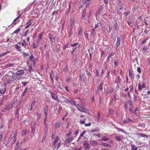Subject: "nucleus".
<instances>
[{
	"instance_id": "nucleus-1",
	"label": "nucleus",
	"mask_w": 150,
	"mask_h": 150,
	"mask_svg": "<svg viewBox=\"0 0 150 150\" xmlns=\"http://www.w3.org/2000/svg\"><path fill=\"white\" fill-rule=\"evenodd\" d=\"M21 78L19 76H17L16 75H7L6 76V80L7 83H10L15 81L16 79L20 80Z\"/></svg>"
},
{
	"instance_id": "nucleus-2",
	"label": "nucleus",
	"mask_w": 150,
	"mask_h": 150,
	"mask_svg": "<svg viewBox=\"0 0 150 150\" xmlns=\"http://www.w3.org/2000/svg\"><path fill=\"white\" fill-rule=\"evenodd\" d=\"M18 131L17 129L14 130L12 132L11 134V136L12 139H13L14 141L15 142L16 140V137L17 136Z\"/></svg>"
},
{
	"instance_id": "nucleus-3",
	"label": "nucleus",
	"mask_w": 150,
	"mask_h": 150,
	"mask_svg": "<svg viewBox=\"0 0 150 150\" xmlns=\"http://www.w3.org/2000/svg\"><path fill=\"white\" fill-rule=\"evenodd\" d=\"M14 103L12 102L9 104L8 105H6L5 108L4 109V110H2V111H6L10 110L13 108Z\"/></svg>"
},
{
	"instance_id": "nucleus-4",
	"label": "nucleus",
	"mask_w": 150,
	"mask_h": 150,
	"mask_svg": "<svg viewBox=\"0 0 150 150\" xmlns=\"http://www.w3.org/2000/svg\"><path fill=\"white\" fill-rule=\"evenodd\" d=\"M104 84V82L102 81L100 83L99 86L97 87V89L96 90V94H97L99 91H103V87Z\"/></svg>"
},
{
	"instance_id": "nucleus-5",
	"label": "nucleus",
	"mask_w": 150,
	"mask_h": 150,
	"mask_svg": "<svg viewBox=\"0 0 150 150\" xmlns=\"http://www.w3.org/2000/svg\"><path fill=\"white\" fill-rule=\"evenodd\" d=\"M24 73V71L22 69H19L15 73V74L17 75V76H19L21 78V76H22Z\"/></svg>"
},
{
	"instance_id": "nucleus-6",
	"label": "nucleus",
	"mask_w": 150,
	"mask_h": 150,
	"mask_svg": "<svg viewBox=\"0 0 150 150\" xmlns=\"http://www.w3.org/2000/svg\"><path fill=\"white\" fill-rule=\"evenodd\" d=\"M50 94L51 95V96L52 98L54 100L58 101V96L56 94L53 93L52 91H50Z\"/></svg>"
},
{
	"instance_id": "nucleus-7",
	"label": "nucleus",
	"mask_w": 150,
	"mask_h": 150,
	"mask_svg": "<svg viewBox=\"0 0 150 150\" xmlns=\"http://www.w3.org/2000/svg\"><path fill=\"white\" fill-rule=\"evenodd\" d=\"M138 86V90L140 91H141L143 88H145L146 87L145 83L144 82L142 84L140 83H139Z\"/></svg>"
},
{
	"instance_id": "nucleus-8",
	"label": "nucleus",
	"mask_w": 150,
	"mask_h": 150,
	"mask_svg": "<svg viewBox=\"0 0 150 150\" xmlns=\"http://www.w3.org/2000/svg\"><path fill=\"white\" fill-rule=\"evenodd\" d=\"M83 145L85 147V150H88L90 148L89 143L86 141L84 142Z\"/></svg>"
},
{
	"instance_id": "nucleus-9",
	"label": "nucleus",
	"mask_w": 150,
	"mask_h": 150,
	"mask_svg": "<svg viewBox=\"0 0 150 150\" xmlns=\"http://www.w3.org/2000/svg\"><path fill=\"white\" fill-rule=\"evenodd\" d=\"M60 100H59L58 99L57 102L59 103H65L66 101V98L63 96H60Z\"/></svg>"
},
{
	"instance_id": "nucleus-10",
	"label": "nucleus",
	"mask_w": 150,
	"mask_h": 150,
	"mask_svg": "<svg viewBox=\"0 0 150 150\" xmlns=\"http://www.w3.org/2000/svg\"><path fill=\"white\" fill-rule=\"evenodd\" d=\"M121 42V38L119 36H118L117 38V40L116 42V43L115 46L117 48L118 47V46L120 45V44Z\"/></svg>"
},
{
	"instance_id": "nucleus-11",
	"label": "nucleus",
	"mask_w": 150,
	"mask_h": 150,
	"mask_svg": "<svg viewBox=\"0 0 150 150\" xmlns=\"http://www.w3.org/2000/svg\"><path fill=\"white\" fill-rule=\"evenodd\" d=\"M73 138L72 137H70L67 138L65 142V143L67 144L71 142L73 140Z\"/></svg>"
},
{
	"instance_id": "nucleus-12",
	"label": "nucleus",
	"mask_w": 150,
	"mask_h": 150,
	"mask_svg": "<svg viewBox=\"0 0 150 150\" xmlns=\"http://www.w3.org/2000/svg\"><path fill=\"white\" fill-rule=\"evenodd\" d=\"M21 16V15L20 14L13 21V22L12 23V24H11V25H12L13 26L15 25L16 23H17L19 22V21H18L17 22H16V21L19 19L20 18Z\"/></svg>"
},
{
	"instance_id": "nucleus-13",
	"label": "nucleus",
	"mask_w": 150,
	"mask_h": 150,
	"mask_svg": "<svg viewBox=\"0 0 150 150\" xmlns=\"http://www.w3.org/2000/svg\"><path fill=\"white\" fill-rule=\"evenodd\" d=\"M6 91V89L5 87L4 88H0V97L1 96V94H4L5 93Z\"/></svg>"
},
{
	"instance_id": "nucleus-14",
	"label": "nucleus",
	"mask_w": 150,
	"mask_h": 150,
	"mask_svg": "<svg viewBox=\"0 0 150 150\" xmlns=\"http://www.w3.org/2000/svg\"><path fill=\"white\" fill-rule=\"evenodd\" d=\"M20 42H21L18 43V44H15L14 46V47L16 48L18 51L19 52H21L22 50V49H21V47L18 45V44H20Z\"/></svg>"
},
{
	"instance_id": "nucleus-15",
	"label": "nucleus",
	"mask_w": 150,
	"mask_h": 150,
	"mask_svg": "<svg viewBox=\"0 0 150 150\" xmlns=\"http://www.w3.org/2000/svg\"><path fill=\"white\" fill-rule=\"evenodd\" d=\"M90 144L92 145H98V142L96 141L91 140L90 142Z\"/></svg>"
},
{
	"instance_id": "nucleus-16",
	"label": "nucleus",
	"mask_w": 150,
	"mask_h": 150,
	"mask_svg": "<svg viewBox=\"0 0 150 150\" xmlns=\"http://www.w3.org/2000/svg\"><path fill=\"white\" fill-rule=\"evenodd\" d=\"M44 113L45 115H47L48 111V107L46 105L45 106L43 109Z\"/></svg>"
},
{
	"instance_id": "nucleus-17",
	"label": "nucleus",
	"mask_w": 150,
	"mask_h": 150,
	"mask_svg": "<svg viewBox=\"0 0 150 150\" xmlns=\"http://www.w3.org/2000/svg\"><path fill=\"white\" fill-rule=\"evenodd\" d=\"M59 138L57 136L56 137V138L55 139L54 142H53L52 144V145L54 146H55L56 144L58 142V140H59Z\"/></svg>"
},
{
	"instance_id": "nucleus-18",
	"label": "nucleus",
	"mask_w": 150,
	"mask_h": 150,
	"mask_svg": "<svg viewBox=\"0 0 150 150\" xmlns=\"http://www.w3.org/2000/svg\"><path fill=\"white\" fill-rule=\"evenodd\" d=\"M86 120V117L84 118L81 119L79 122L81 125L84 124L85 123V121Z\"/></svg>"
},
{
	"instance_id": "nucleus-19",
	"label": "nucleus",
	"mask_w": 150,
	"mask_h": 150,
	"mask_svg": "<svg viewBox=\"0 0 150 150\" xmlns=\"http://www.w3.org/2000/svg\"><path fill=\"white\" fill-rule=\"evenodd\" d=\"M119 60L118 59H115L114 62V65L117 67L119 65Z\"/></svg>"
},
{
	"instance_id": "nucleus-20",
	"label": "nucleus",
	"mask_w": 150,
	"mask_h": 150,
	"mask_svg": "<svg viewBox=\"0 0 150 150\" xmlns=\"http://www.w3.org/2000/svg\"><path fill=\"white\" fill-rule=\"evenodd\" d=\"M121 79L119 76H118L116 80V82L117 84H120V83H121Z\"/></svg>"
},
{
	"instance_id": "nucleus-21",
	"label": "nucleus",
	"mask_w": 150,
	"mask_h": 150,
	"mask_svg": "<svg viewBox=\"0 0 150 150\" xmlns=\"http://www.w3.org/2000/svg\"><path fill=\"white\" fill-rule=\"evenodd\" d=\"M86 10H85L82 12V15H81L82 19H85L84 18L86 16Z\"/></svg>"
},
{
	"instance_id": "nucleus-22",
	"label": "nucleus",
	"mask_w": 150,
	"mask_h": 150,
	"mask_svg": "<svg viewBox=\"0 0 150 150\" xmlns=\"http://www.w3.org/2000/svg\"><path fill=\"white\" fill-rule=\"evenodd\" d=\"M137 135L138 136H140L141 137H147L148 136L144 134H142L140 133H138L137 134Z\"/></svg>"
},
{
	"instance_id": "nucleus-23",
	"label": "nucleus",
	"mask_w": 150,
	"mask_h": 150,
	"mask_svg": "<svg viewBox=\"0 0 150 150\" xmlns=\"http://www.w3.org/2000/svg\"><path fill=\"white\" fill-rule=\"evenodd\" d=\"M21 29L20 28H18L17 29L14 31L13 32V33L12 34H18V33L20 31Z\"/></svg>"
},
{
	"instance_id": "nucleus-24",
	"label": "nucleus",
	"mask_w": 150,
	"mask_h": 150,
	"mask_svg": "<svg viewBox=\"0 0 150 150\" xmlns=\"http://www.w3.org/2000/svg\"><path fill=\"white\" fill-rule=\"evenodd\" d=\"M29 131L27 130H23L22 131V132L21 133V134L22 136H24Z\"/></svg>"
},
{
	"instance_id": "nucleus-25",
	"label": "nucleus",
	"mask_w": 150,
	"mask_h": 150,
	"mask_svg": "<svg viewBox=\"0 0 150 150\" xmlns=\"http://www.w3.org/2000/svg\"><path fill=\"white\" fill-rule=\"evenodd\" d=\"M115 55V53L113 52H110L109 55H108L107 57V60L109 59V58H110L112 56H113Z\"/></svg>"
},
{
	"instance_id": "nucleus-26",
	"label": "nucleus",
	"mask_w": 150,
	"mask_h": 150,
	"mask_svg": "<svg viewBox=\"0 0 150 150\" xmlns=\"http://www.w3.org/2000/svg\"><path fill=\"white\" fill-rule=\"evenodd\" d=\"M127 22L129 25L131 26L133 24L134 21L130 19L127 21Z\"/></svg>"
},
{
	"instance_id": "nucleus-27",
	"label": "nucleus",
	"mask_w": 150,
	"mask_h": 150,
	"mask_svg": "<svg viewBox=\"0 0 150 150\" xmlns=\"http://www.w3.org/2000/svg\"><path fill=\"white\" fill-rule=\"evenodd\" d=\"M132 150H137V147H136L134 144H132L131 145Z\"/></svg>"
},
{
	"instance_id": "nucleus-28",
	"label": "nucleus",
	"mask_w": 150,
	"mask_h": 150,
	"mask_svg": "<svg viewBox=\"0 0 150 150\" xmlns=\"http://www.w3.org/2000/svg\"><path fill=\"white\" fill-rule=\"evenodd\" d=\"M58 106V109L57 110V113H59L62 109V107L60 105H57Z\"/></svg>"
},
{
	"instance_id": "nucleus-29",
	"label": "nucleus",
	"mask_w": 150,
	"mask_h": 150,
	"mask_svg": "<svg viewBox=\"0 0 150 150\" xmlns=\"http://www.w3.org/2000/svg\"><path fill=\"white\" fill-rule=\"evenodd\" d=\"M43 32H42L40 34L38 35V39L40 40L42 39V37L43 36Z\"/></svg>"
},
{
	"instance_id": "nucleus-30",
	"label": "nucleus",
	"mask_w": 150,
	"mask_h": 150,
	"mask_svg": "<svg viewBox=\"0 0 150 150\" xmlns=\"http://www.w3.org/2000/svg\"><path fill=\"white\" fill-rule=\"evenodd\" d=\"M123 4H120V6L117 8V10H118L119 11H120L123 9Z\"/></svg>"
},
{
	"instance_id": "nucleus-31",
	"label": "nucleus",
	"mask_w": 150,
	"mask_h": 150,
	"mask_svg": "<svg viewBox=\"0 0 150 150\" xmlns=\"http://www.w3.org/2000/svg\"><path fill=\"white\" fill-rule=\"evenodd\" d=\"M9 53V52L8 51L3 53L0 54V57H3L6 55L7 54H8Z\"/></svg>"
},
{
	"instance_id": "nucleus-32",
	"label": "nucleus",
	"mask_w": 150,
	"mask_h": 150,
	"mask_svg": "<svg viewBox=\"0 0 150 150\" xmlns=\"http://www.w3.org/2000/svg\"><path fill=\"white\" fill-rule=\"evenodd\" d=\"M60 123L59 122H57L55 124V126L56 128H59L60 127Z\"/></svg>"
},
{
	"instance_id": "nucleus-33",
	"label": "nucleus",
	"mask_w": 150,
	"mask_h": 150,
	"mask_svg": "<svg viewBox=\"0 0 150 150\" xmlns=\"http://www.w3.org/2000/svg\"><path fill=\"white\" fill-rule=\"evenodd\" d=\"M72 130L71 129L69 130V132L66 134V135L67 137H69L71 135V134L72 133Z\"/></svg>"
},
{
	"instance_id": "nucleus-34",
	"label": "nucleus",
	"mask_w": 150,
	"mask_h": 150,
	"mask_svg": "<svg viewBox=\"0 0 150 150\" xmlns=\"http://www.w3.org/2000/svg\"><path fill=\"white\" fill-rule=\"evenodd\" d=\"M115 138L117 141H120L121 139V136L118 135L116 136Z\"/></svg>"
},
{
	"instance_id": "nucleus-35",
	"label": "nucleus",
	"mask_w": 150,
	"mask_h": 150,
	"mask_svg": "<svg viewBox=\"0 0 150 150\" xmlns=\"http://www.w3.org/2000/svg\"><path fill=\"white\" fill-rule=\"evenodd\" d=\"M128 103L129 105L130 106V107L133 108V103L132 102V100H129Z\"/></svg>"
},
{
	"instance_id": "nucleus-36",
	"label": "nucleus",
	"mask_w": 150,
	"mask_h": 150,
	"mask_svg": "<svg viewBox=\"0 0 150 150\" xmlns=\"http://www.w3.org/2000/svg\"><path fill=\"white\" fill-rule=\"evenodd\" d=\"M74 25V24L73 23H70V33L69 35V36H70L71 35V31L73 29V26Z\"/></svg>"
},
{
	"instance_id": "nucleus-37",
	"label": "nucleus",
	"mask_w": 150,
	"mask_h": 150,
	"mask_svg": "<svg viewBox=\"0 0 150 150\" xmlns=\"http://www.w3.org/2000/svg\"><path fill=\"white\" fill-rule=\"evenodd\" d=\"M35 125H34V127L31 126V133L33 134H34L35 132Z\"/></svg>"
},
{
	"instance_id": "nucleus-38",
	"label": "nucleus",
	"mask_w": 150,
	"mask_h": 150,
	"mask_svg": "<svg viewBox=\"0 0 150 150\" xmlns=\"http://www.w3.org/2000/svg\"><path fill=\"white\" fill-rule=\"evenodd\" d=\"M38 45L35 42H33V43L32 46H33V49H35V48H36L37 47H38Z\"/></svg>"
},
{
	"instance_id": "nucleus-39",
	"label": "nucleus",
	"mask_w": 150,
	"mask_h": 150,
	"mask_svg": "<svg viewBox=\"0 0 150 150\" xmlns=\"http://www.w3.org/2000/svg\"><path fill=\"white\" fill-rule=\"evenodd\" d=\"M129 77L131 78V79H133V73H131L129 70Z\"/></svg>"
},
{
	"instance_id": "nucleus-40",
	"label": "nucleus",
	"mask_w": 150,
	"mask_h": 150,
	"mask_svg": "<svg viewBox=\"0 0 150 150\" xmlns=\"http://www.w3.org/2000/svg\"><path fill=\"white\" fill-rule=\"evenodd\" d=\"M52 36H49V39L50 40V41H51V43H52L54 42L53 39H54V40H55V38L54 37H52Z\"/></svg>"
},
{
	"instance_id": "nucleus-41",
	"label": "nucleus",
	"mask_w": 150,
	"mask_h": 150,
	"mask_svg": "<svg viewBox=\"0 0 150 150\" xmlns=\"http://www.w3.org/2000/svg\"><path fill=\"white\" fill-rule=\"evenodd\" d=\"M61 143V142H60L56 146L55 145V146H54L55 147H56L57 149H58L60 146Z\"/></svg>"
},
{
	"instance_id": "nucleus-42",
	"label": "nucleus",
	"mask_w": 150,
	"mask_h": 150,
	"mask_svg": "<svg viewBox=\"0 0 150 150\" xmlns=\"http://www.w3.org/2000/svg\"><path fill=\"white\" fill-rule=\"evenodd\" d=\"M68 69H69L68 67L67 66H66L64 68L63 70L65 72H67Z\"/></svg>"
},
{
	"instance_id": "nucleus-43",
	"label": "nucleus",
	"mask_w": 150,
	"mask_h": 150,
	"mask_svg": "<svg viewBox=\"0 0 150 150\" xmlns=\"http://www.w3.org/2000/svg\"><path fill=\"white\" fill-rule=\"evenodd\" d=\"M109 139L108 138H105V136H103L102 138V139L100 140L101 141H107L109 140Z\"/></svg>"
},
{
	"instance_id": "nucleus-44",
	"label": "nucleus",
	"mask_w": 150,
	"mask_h": 150,
	"mask_svg": "<svg viewBox=\"0 0 150 150\" xmlns=\"http://www.w3.org/2000/svg\"><path fill=\"white\" fill-rule=\"evenodd\" d=\"M28 71L29 72H30V74H31L32 71H33L32 69V66L31 65H30L29 66V69Z\"/></svg>"
},
{
	"instance_id": "nucleus-45",
	"label": "nucleus",
	"mask_w": 150,
	"mask_h": 150,
	"mask_svg": "<svg viewBox=\"0 0 150 150\" xmlns=\"http://www.w3.org/2000/svg\"><path fill=\"white\" fill-rule=\"evenodd\" d=\"M22 45L25 48H26L28 46V45L26 43H22Z\"/></svg>"
},
{
	"instance_id": "nucleus-46",
	"label": "nucleus",
	"mask_w": 150,
	"mask_h": 150,
	"mask_svg": "<svg viewBox=\"0 0 150 150\" xmlns=\"http://www.w3.org/2000/svg\"><path fill=\"white\" fill-rule=\"evenodd\" d=\"M86 131H83V132L80 134V137H83V135L86 133Z\"/></svg>"
},
{
	"instance_id": "nucleus-47",
	"label": "nucleus",
	"mask_w": 150,
	"mask_h": 150,
	"mask_svg": "<svg viewBox=\"0 0 150 150\" xmlns=\"http://www.w3.org/2000/svg\"><path fill=\"white\" fill-rule=\"evenodd\" d=\"M91 0H83L82 1V3L83 4H85L86 2H90Z\"/></svg>"
},
{
	"instance_id": "nucleus-48",
	"label": "nucleus",
	"mask_w": 150,
	"mask_h": 150,
	"mask_svg": "<svg viewBox=\"0 0 150 150\" xmlns=\"http://www.w3.org/2000/svg\"><path fill=\"white\" fill-rule=\"evenodd\" d=\"M101 145L105 147H107L108 145V144L104 143H102Z\"/></svg>"
},
{
	"instance_id": "nucleus-49",
	"label": "nucleus",
	"mask_w": 150,
	"mask_h": 150,
	"mask_svg": "<svg viewBox=\"0 0 150 150\" xmlns=\"http://www.w3.org/2000/svg\"><path fill=\"white\" fill-rule=\"evenodd\" d=\"M137 95L134 94V102H135L137 101Z\"/></svg>"
},
{
	"instance_id": "nucleus-50",
	"label": "nucleus",
	"mask_w": 150,
	"mask_h": 150,
	"mask_svg": "<svg viewBox=\"0 0 150 150\" xmlns=\"http://www.w3.org/2000/svg\"><path fill=\"white\" fill-rule=\"evenodd\" d=\"M57 104H56L54 106V110L55 111H57Z\"/></svg>"
},
{
	"instance_id": "nucleus-51",
	"label": "nucleus",
	"mask_w": 150,
	"mask_h": 150,
	"mask_svg": "<svg viewBox=\"0 0 150 150\" xmlns=\"http://www.w3.org/2000/svg\"><path fill=\"white\" fill-rule=\"evenodd\" d=\"M79 130L78 129L75 132H74V134L75 135V136H76L79 133Z\"/></svg>"
},
{
	"instance_id": "nucleus-52",
	"label": "nucleus",
	"mask_w": 150,
	"mask_h": 150,
	"mask_svg": "<svg viewBox=\"0 0 150 150\" xmlns=\"http://www.w3.org/2000/svg\"><path fill=\"white\" fill-rule=\"evenodd\" d=\"M78 109L80 111H81V112H83V110L84 109V108H81V107H79V108L77 107Z\"/></svg>"
},
{
	"instance_id": "nucleus-53",
	"label": "nucleus",
	"mask_w": 150,
	"mask_h": 150,
	"mask_svg": "<svg viewBox=\"0 0 150 150\" xmlns=\"http://www.w3.org/2000/svg\"><path fill=\"white\" fill-rule=\"evenodd\" d=\"M23 56L24 57H26L28 56V55L29 54L28 53H26L24 52H23Z\"/></svg>"
},
{
	"instance_id": "nucleus-54",
	"label": "nucleus",
	"mask_w": 150,
	"mask_h": 150,
	"mask_svg": "<svg viewBox=\"0 0 150 150\" xmlns=\"http://www.w3.org/2000/svg\"><path fill=\"white\" fill-rule=\"evenodd\" d=\"M28 81H25V82H22V83L24 85V86H25L26 84H28Z\"/></svg>"
},
{
	"instance_id": "nucleus-55",
	"label": "nucleus",
	"mask_w": 150,
	"mask_h": 150,
	"mask_svg": "<svg viewBox=\"0 0 150 150\" xmlns=\"http://www.w3.org/2000/svg\"><path fill=\"white\" fill-rule=\"evenodd\" d=\"M32 23H29L28 24H27V25L25 27V29H27V28L29 27L30 25L32 24Z\"/></svg>"
},
{
	"instance_id": "nucleus-56",
	"label": "nucleus",
	"mask_w": 150,
	"mask_h": 150,
	"mask_svg": "<svg viewBox=\"0 0 150 150\" xmlns=\"http://www.w3.org/2000/svg\"><path fill=\"white\" fill-rule=\"evenodd\" d=\"M129 88H130V91H133V90L134 87H133V85H130L129 86Z\"/></svg>"
},
{
	"instance_id": "nucleus-57",
	"label": "nucleus",
	"mask_w": 150,
	"mask_h": 150,
	"mask_svg": "<svg viewBox=\"0 0 150 150\" xmlns=\"http://www.w3.org/2000/svg\"><path fill=\"white\" fill-rule=\"evenodd\" d=\"M71 77H69L66 79V81L67 82H69L71 79Z\"/></svg>"
},
{
	"instance_id": "nucleus-58",
	"label": "nucleus",
	"mask_w": 150,
	"mask_h": 150,
	"mask_svg": "<svg viewBox=\"0 0 150 150\" xmlns=\"http://www.w3.org/2000/svg\"><path fill=\"white\" fill-rule=\"evenodd\" d=\"M74 21H75L74 18L71 19L70 20V23L74 24Z\"/></svg>"
},
{
	"instance_id": "nucleus-59",
	"label": "nucleus",
	"mask_w": 150,
	"mask_h": 150,
	"mask_svg": "<svg viewBox=\"0 0 150 150\" xmlns=\"http://www.w3.org/2000/svg\"><path fill=\"white\" fill-rule=\"evenodd\" d=\"M91 123L90 122L88 123L87 124L85 123V126L86 127L90 126L91 125Z\"/></svg>"
},
{
	"instance_id": "nucleus-60",
	"label": "nucleus",
	"mask_w": 150,
	"mask_h": 150,
	"mask_svg": "<svg viewBox=\"0 0 150 150\" xmlns=\"http://www.w3.org/2000/svg\"><path fill=\"white\" fill-rule=\"evenodd\" d=\"M68 45L67 44H65V45H64V46L63 47V50H64L67 48H68Z\"/></svg>"
},
{
	"instance_id": "nucleus-61",
	"label": "nucleus",
	"mask_w": 150,
	"mask_h": 150,
	"mask_svg": "<svg viewBox=\"0 0 150 150\" xmlns=\"http://www.w3.org/2000/svg\"><path fill=\"white\" fill-rule=\"evenodd\" d=\"M34 58V57L33 55H32L30 56L29 57V59L30 61H32L33 59Z\"/></svg>"
},
{
	"instance_id": "nucleus-62",
	"label": "nucleus",
	"mask_w": 150,
	"mask_h": 150,
	"mask_svg": "<svg viewBox=\"0 0 150 150\" xmlns=\"http://www.w3.org/2000/svg\"><path fill=\"white\" fill-rule=\"evenodd\" d=\"M129 89V88L128 87H127L124 90V92H126L127 91H128Z\"/></svg>"
},
{
	"instance_id": "nucleus-63",
	"label": "nucleus",
	"mask_w": 150,
	"mask_h": 150,
	"mask_svg": "<svg viewBox=\"0 0 150 150\" xmlns=\"http://www.w3.org/2000/svg\"><path fill=\"white\" fill-rule=\"evenodd\" d=\"M137 71L140 73H141V70L139 67H138L137 68Z\"/></svg>"
},
{
	"instance_id": "nucleus-64",
	"label": "nucleus",
	"mask_w": 150,
	"mask_h": 150,
	"mask_svg": "<svg viewBox=\"0 0 150 150\" xmlns=\"http://www.w3.org/2000/svg\"><path fill=\"white\" fill-rule=\"evenodd\" d=\"M82 148L81 147H80L79 148H75L74 149V150H81Z\"/></svg>"
}]
</instances>
